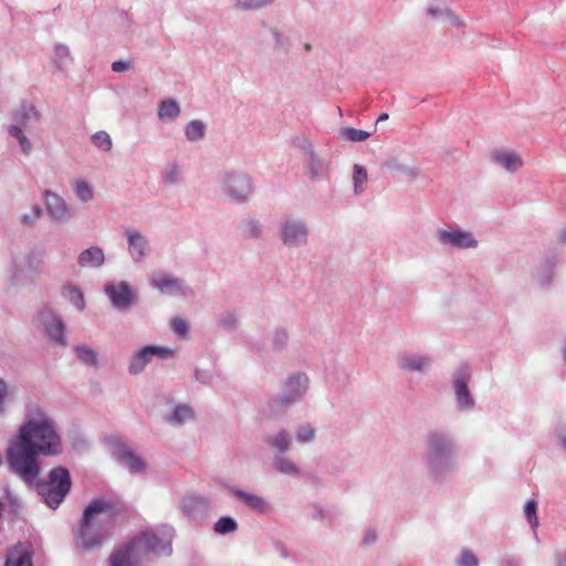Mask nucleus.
<instances>
[{
    "label": "nucleus",
    "instance_id": "26",
    "mask_svg": "<svg viewBox=\"0 0 566 566\" xmlns=\"http://www.w3.org/2000/svg\"><path fill=\"white\" fill-rule=\"evenodd\" d=\"M77 262L82 268H99L105 262L104 251L98 247H91L78 254Z\"/></svg>",
    "mask_w": 566,
    "mask_h": 566
},
{
    "label": "nucleus",
    "instance_id": "2",
    "mask_svg": "<svg viewBox=\"0 0 566 566\" xmlns=\"http://www.w3.org/2000/svg\"><path fill=\"white\" fill-rule=\"evenodd\" d=\"M123 512L113 500L94 499L83 513L77 545L84 551L99 548L112 536L111 520Z\"/></svg>",
    "mask_w": 566,
    "mask_h": 566
},
{
    "label": "nucleus",
    "instance_id": "51",
    "mask_svg": "<svg viewBox=\"0 0 566 566\" xmlns=\"http://www.w3.org/2000/svg\"><path fill=\"white\" fill-rule=\"evenodd\" d=\"M457 565L458 566H478L479 560L474 556V554H472L471 552L463 551L457 559Z\"/></svg>",
    "mask_w": 566,
    "mask_h": 566
},
{
    "label": "nucleus",
    "instance_id": "38",
    "mask_svg": "<svg viewBox=\"0 0 566 566\" xmlns=\"http://www.w3.org/2000/svg\"><path fill=\"white\" fill-rule=\"evenodd\" d=\"M274 0H233L234 7L243 11H255L273 3Z\"/></svg>",
    "mask_w": 566,
    "mask_h": 566
},
{
    "label": "nucleus",
    "instance_id": "34",
    "mask_svg": "<svg viewBox=\"0 0 566 566\" xmlns=\"http://www.w3.org/2000/svg\"><path fill=\"white\" fill-rule=\"evenodd\" d=\"M170 420L177 423H184L195 420V411L190 405H177L170 416Z\"/></svg>",
    "mask_w": 566,
    "mask_h": 566
},
{
    "label": "nucleus",
    "instance_id": "7",
    "mask_svg": "<svg viewBox=\"0 0 566 566\" xmlns=\"http://www.w3.org/2000/svg\"><path fill=\"white\" fill-rule=\"evenodd\" d=\"M33 326L50 344L62 348L67 347L66 324L55 308L51 306L40 308L33 316Z\"/></svg>",
    "mask_w": 566,
    "mask_h": 566
},
{
    "label": "nucleus",
    "instance_id": "58",
    "mask_svg": "<svg viewBox=\"0 0 566 566\" xmlns=\"http://www.w3.org/2000/svg\"><path fill=\"white\" fill-rule=\"evenodd\" d=\"M195 377L198 381L202 384H208L211 378L207 371L199 369L196 370Z\"/></svg>",
    "mask_w": 566,
    "mask_h": 566
},
{
    "label": "nucleus",
    "instance_id": "54",
    "mask_svg": "<svg viewBox=\"0 0 566 566\" xmlns=\"http://www.w3.org/2000/svg\"><path fill=\"white\" fill-rule=\"evenodd\" d=\"M312 517L317 521H326L329 520V513L321 505H313L312 506Z\"/></svg>",
    "mask_w": 566,
    "mask_h": 566
},
{
    "label": "nucleus",
    "instance_id": "21",
    "mask_svg": "<svg viewBox=\"0 0 566 566\" xmlns=\"http://www.w3.org/2000/svg\"><path fill=\"white\" fill-rule=\"evenodd\" d=\"M181 115V106L177 99L166 97L157 105V118L163 124H171Z\"/></svg>",
    "mask_w": 566,
    "mask_h": 566
},
{
    "label": "nucleus",
    "instance_id": "30",
    "mask_svg": "<svg viewBox=\"0 0 566 566\" xmlns=\"http://www.w3.org/2000/svg\"><path fill=\"white\" fill-rule=\"evenodd\" d=\"M207 133V125L200 119H192L185 126V136L190 143L202 140Z\"/></svg>",
    "mask_w": 566,
    "mask_h": 566
},
{
    "label": "nucleus",
    "instance_id": "57",
    "mask_svg": "<svg viewBox=\"0 0 566 566\" xmlns=\"http://www.w3.org/2000/svg\"><path fill=\"white\" fill-rule=\"evenodd\" d=\"M446 22H449L452 27H455V28L463 27V22L461 21V19L458 15H455L451 10H450V14H448V17L446 19Z\"/></svg>",
    "mask_w": 566,
    "mask_h": 566
},
{
    "label": "nucleus",
    "instance_id": "39",
    "mask_svg": "<svg viewBox=\"0 0 566 566\" xmlns=\"http://www.w3.org/2000/svg\"><path fill=\"white\" fill-rule=\"evenodd\" d=\"M241 231L247 238H259L262 234L263 227L259 220L248 219L241 226Z\"/></svg>",
    "mask_w": 566,
    "mask_h": 566
},
{
    "label": "nucleus",
    "instance_id": "31",
    "mask_svg": "<svg viewBox=\"0 0 566 566\" xmlns=\"http://www.w3.org/2000/svg\"><path fill=\"white\" fill-rule=\"evenodd\" d=\"M161 179L165 185L175 186L182 180V167L177 163H168L163 169Z\"/></svg>",
    "mask_w": 566,
    "mask_h": 566
},
{
    "label": "nucleus",
    "instance_id": "44",
    "mask_svg": "<svg viewBox=\"0 0 566 566\" xmlns=\"http://www.w3.org/2000/svg\"><path fill=\"white\" fill-rule=\"evenodd\" d=\"M537 502L535 500H528L524 506V515L532 528H536L539 524L536 514Z\"/></svg>",
    "mask_w": 566,
    "mask_h": 566
},
{
    "label": "nucleus",
    "instance_id": "32",
    "mask_svg": "<svg viewBox=\"0 0 566 566\" xmlns=\"http://www.w3.org/2000/svg\"><path fill=\"white\" fill-rule=\"evenodd\" d=\"M352 180L354 193L361 195L366 190L368 182L367 169L359 164H355L353 167Z\"/></svg>",
    "mask_w": 566,
    "mask_h": 566
},
{
    "label": "nucleus",
    "instance_id": "23",
    "mask_svg": "<svg viewBox=\"0 0 566 566\" xmlns=\"http://www.w3.org/2000/svg\"><path fill=\"white\" fill-rule=\"evenodd\" d=\"M44 198L48 212L54 221L60 222L66 218L67 208L65 201L60 196L51 191H45Z\"/></svg>",
    "mask_w": 566,
    "mask_h": 566
},
{
    "label": "nucleus",
    "instance_id": "11",
    "mask_svg": "<svg viewBox=\"0 0 566 566\" xmlns=\"http://www.w3.org/2000/svg\"><path fill=\"white\" fill-rule=\"evenodd\" d=\"M434 239L442 247L465 250L475 249L479 245L474 234L459 227L439 228L434 233Z\"/></svg>",
    "mask_w": 566,
    "mask_h": 566
},
{
    "label": "nucleus",
    "instance_id": "41",
    "mask_svg": "<svg viewBox=\"0 0 566 566\" xmlns=\"http://www.w3.org/2000/svg\"><path fill=\"white\" fill-rule=\"evenodd\" d=\"M74 191L82 202H88L94 198L93 187L84 180L76 182Z\"/></svg>",
    "mask_w": 566,
    "mask_h": 566
},
{
    "label": "nucleus",
    "instance_id": "15",
    "mask_svg": "<svg viewBox=\"0 0 566 566\" xmlns=\"http://www.w3.org/2000/svg\"><path fill=\"white\" fill-rule=\"evenodd\" d=\"M127 240V251L134 263L144 262L150 254L151 248L149 239L137 229H125Z\"/></svg>",
    "mask_w": 566,
    "mask_h": 566
},
{
    "label": "nucleus",
    "instance_id": "64",
    "mask_svg": "<svg viewBox=\"0 0 566 566\" xmlns=\"http://www.w3.org/2000/svg\"><path fill=\"white\" fill-rule=\"evenodd\" d=\"M388 114L387 113H382L378 116L377 118V122L376 123H379V122H384V120H387L388 119Z\"/></svg>",
    "mask_w": 566,
    "mask_h": 566
},
{
    "label": "nucleus",
    "instance_id": "60",
    "mask_svg": "<svg viewBox=\"0 0 566 566\" xmlns=\"http://www.w3.org/2000/svg\"><path fill=\"white\" fill-rule=\"evenodd\" d=\"M557 439H558L559 446L566 451V432L559 431L557 433Z\"/></svg>",
    "mask_w": 566,
    "mask_h": 566
},
{
    "label": "nucleus",
    "instance_id": "5",
    "mask_svg": "<svg viewBox=\"0 0 566 566\" xmlns=\"http://www.w3.org/2000/svg\"><path fill=\"white\" fill-rule=\"evenodd\" d=\"M44 270V256L40 250L29 249L12 254L6 268V280L13 286L35 283Z\"/></svg>",
    "mask_w": 566,
    "mask_h": 566
},
{
    "label": "nucleus",
    "instance_id": "56",
    "mask_svg": "<svg viewBox=\"0 0 566 566\" xmlns=\"http://www.w3.org/2000/svg\"><path fill=\"white\" fill-rule=\"evenodd\" d=\"M73 305L80 310H83V307H84L83 294L74 286H73Z\"/></svg>",
    "mask_w": 566,
    "mask_h": 566
},
{
    "label": "nucleus",
    "instance_id": "12",
    "mask_svg": "<svg viewBox=\"0 0 566 566\" xmlns=\"http://www.w3.org/2000/svg\"><path fill=\"white\" fill-rule=\"evenodd\" d=\"M471 376V367L468 364H461L452 373V388L455 402L461 410H472L474 408V398L469 389Z\"/></svg>",
    "mask_w": 566,
    "mask_h": 566
},
{
    "label": "nucleus",
    "instance_id": "10",
    "mask_svg": "<svg viewBox=\"0 0 566 566\" xmlns=\"http://www.w3.org/2000/svg\"><path fill=\"white\" fill-rule=\"evenodd\" d=\"M174 349L169 347L146 345L132 355L127 370L130 375L136 376L142 374L154 358L165 360L174 357Z\"/></svg>",
    "mask_w": 566,
    "mask_h": 566
},
{
    "label": "nucleus",
    "instance_id": "28",
    "mask_svg": "<svg viewBox=\"0 0 566 566\" xmlns=\"http://www.w3.org/2000/svg\"><path fill=\"white\" fill-rule=\"evenodd\" d=\"M22 424H52V420L41 406L31 402L25 408V419Z\"/></svg>",
    "mask_w": 566,
    "mask_h": 566
},
{
    "label": "nucleus",
    "instance_id": "3",
    "mask_svg": "<svg viewBox=\"0 0 566 566\" xmlns=\"http://www.w3.org/2000/svg\"><path fill=\"white\" fill-rule=\"evenodd\" d=\"M172 537L174 528L169 525L147 530L116 549L109 557L111 566H138L149 553L169 555L172 551Z\"/></svg>",
    "mask_w": 566,
    "mask_h": 566
},
{
    "label": "nucleus",
    "instance_id": "33",
    "mask_svg": "<svg viewBox=\"0 0 566 566\" xmlns=\"http://www.w3.org/2000/svg\"><path fill=\"white\" fill-rule=\"evenodd\" d=\"M8 133L11 137L15 138L24 155L29 156L32 153L33 146L28 137V134H31L32 132L20 130L17 126H9Z\"/></svg>",
    "mask_w": 566,
    "mask_h": 566
},
{
    "label": "nucleus",
    "instance_id": "13",
    "mask_svg": "<svg viewBox=\"0 0 566 566\" xmlns=\"http://www.w3.org/2000/svg\"><path fill=\"white\" fill-rule=\"evenodd\" d=\"M106 443L114 457L118 458L132 473L145 472L147 464L129 446L117 437H109Z\"/></svg>",
    "mask_w": 566,
    "mask_h": 566
},
{
    "label": "nucleus",
    "instance_id": "42",
    "mask_svg": "<svg viewBox=\"0 0 566 566\" xmlns=\"http://www.w3.org/2000/svg\"><path fill=\"white\" fill-rule=\"evenodd\" d=\"M237 527V522L230 516H222L214 524V531L218 534L231 533L235 531Z\"/></svg>",
    "mask_w": 566,
    "mask_h": 566
},
{
    "label": "nucleus",
    "instance_id": "61",
    "mask_svg": "<svg viewBox=\"0 0 566 566\" xmlns=\"http://www.w3.org/2000/svg\"><path fill=\"white\" fill-rule=\"evenodd\" d=\"M551 275H552V269H551V266H548L547 269H545V273L543 274V276L539 277L541 282L543 284L548 283L551 280Z\"/></svg>",
    "mask_w": 566,
    "mask_h": 566
},
{
    "label": "nucleus",
    "instance_id": "40",
    "mask_svg": "<svg viewBox=\"0 0 566 566\" xmlns=\"http://www.w3.org/2000/svg\"><path fill=\"white\" fill-rule=\"evenodd\" d=\"M238 316L234 311H223L218 315V325L224 329L232 331L235 328Z\"/></svg>",
    "mask_w": 566,
    "mask_h": 566
},
{
    "label": "nucleus",
    "instance_id": "4",
    "mask_svg": "<svg viewBox=\"0 0 566 566\" xmlns=\"http://www.w3.org/2000/svg\"><path fill=\"white\" fill-rule=\"evenodd\" d=\"M311 389V378L304 370H293L281 380V392L263 410L269 420H275L292 406L303 401Z\"/></svg>",
    "mask_w": 566,
    "mask_h": 566
},
{
    "label": "nucleus",
    "instance_id": "20",
    "mask_svg": "<svg viewBox=\"0 0 566 566\" xmlns=\"http://www.w3.org/2000/svg\"><path fill=\"white\" fill-rule=\"evenodd\" d=\"M230 492L244 505L258 513H268L270 512V503L269 501L258 494L248 493L238 488L231 486Z\"/></svg>",
    "mask_w": 566,
    "mask_h": 566
},
{
    "label": "nucleus",
    "instance_id": "14",
    "mask_svg": "<svg viewBox=\"0 0 566 566\" xmlns=\"http://www.w3.org/2000/svg\"><path fill=\"white\" fill-rule=\"evenodd\" d=\"M150 285L153 289L170 296L187 297L193 294L192 289L184 280L163 271L153 274Z\"/></svg>",
    "mask_w": 566,
    "mask_h": 566
},
{
    "label": "nucleus",
    "instance_id": "9",
    "mask_svg": "<svg viewBox=\"0 0 566 566\" xmlns=\"http://www.w3.org/2000/svg\"><path fill=\"white\" fill-rule=\"evenodd\" d=\"M281 242L287 248H301L308 243L310 228L307 222L297 216H283L277 223Z\"/></svg>",
    "mask_w": 566,
    "mask_h": 566
},
{
    "label": "nucleus",
    "instance_id": "62",
    "mask_svg": "<svg viewBox=\"0 0 566 566\" xmlns=\"http://www.w3.org/2000/svg\"><path fill=\"white\" fill-rule=\"evenodd\" d=\"M375 539H376V536L374 533L367 534L365 537L366 543L374 542Z\"/></svg>",
    "mask_w": 566,
    "mask_h": 566
},
{
    "label": "nucleus",
    "instance_id": "29",
    "mask_svg": "<svg viewBox=\"0 0 566 566\" xmlns=\"http://www.w3.org/2000/svg\"><path fill=\"white\" fill-rule=\"evenodd\" d=\"M385 168L389 171L403 175L410 179H415L419 175L418 167L407 165L406 163L401 161L399 158L396 157L386 160Z\"/></svg>",
    "mask_w": 566,
    "mask_h": 566
},
{
    "label": "nucleus",
    "instance_id": "36",
    "mask_svg": "<svg viewBox=\"0 0 566 566\" xmlns=\"http://www.w3.org/2000/svg\"><path fill=\"white\" fill-rule=\"evenodd\" d=\"M77 358L86 366H97V354L94 349L88 346L81 345L75 347Z\"/></svg>",
    "mask_w": 566,
    "mask_h": 566
},
{
    "label": "nucleus",
    "instance_id": "63",
    "mask_svg": "<svg viewBox=\"0 0 566 566\" xmlns=\"http://www.w3.org/2000/svg\"><path fill=\"white\" fill-rule=\"evenodd\" d=\"M280 555L283 557V558H286L289 556L287 554V551L284 546H280Z\"/></svg>",
    "mask_w": 566,
    "mask_h": 566
},
{
    "label": "nucleus",
    "instance_id": "48",
    "mask_svg": "<svg viewBox=\"0 0 566 566\" xmlns=\"http://www.w3.org/2000/svg\"><path fill=\"white\" fill-rule=\"evenodd\" d=\"M42 216V209L40 206L35 205L31 208L30 212L23 213L20 216V222L25 226H32L40 219Z\"/></svg>",
    "mask_w": 566,
    "mask_h": 566
},
{
    "label": "nucleus",
    "instance_id": "45",
    "mask_svg": "<svg viewBox=\"0 0 566 566\" xmlns=\"http://www.w3.org/2000/svg\"><path fill=\"white\" fill-rule=\"evenodd\" d=\"M289 335L285 329L277 328L273 332L271 344L275 352H281L287 344Z\"/></svg>",
    "mask_w": 566,
    "mask_h": 566
},
{
    "label": "nucleus",
    "instance_id": "27",
    "mask_svg": "<svg viewBox=\"0 0 566 566\" xmlns=\"http://www.w3.org/2000/svg\"><path fill=\"white\" fill-rule=\"evenodd\" d=\"M209 500L200 494H190L182 501V510L188 516H195L208 510Z\"/></svg>",
    "mask_w": 566,
    "mask_h": 566
},
{
    "label": "nucleus",
    "instance_id": "22",
    "mask_svg": "<svg viewBox=\"0 0 566 566\" xmlns=\"http://www.w3.org/2000/svg\"><path fill=\"white\" fill-rule=\"evenodd\" d=\"M4 566H32V549L27 544L12 547L6 558Z\"/></svg>",
    "mask_w": 566,
    "mask_h": 566
},
{
    "label": "nucleus",
    "instance_id": "18",
    "mask_svg": "<svg viewBox=\"0 0 566 566\" xmlns=\"http://www.w3.org/2000/svg\"><path fill=\"white\" fill-rule=\"evenodd\" d=\"M39 119L40 115L35 107L30 103H22L10 126H17L20 130L33 132Z\"/></svg>",
    "mask_w": 566,
    "mask_h": 566
},
{
    "label": "nucleus",
    "instance_id": "53",
    "mask_svg": "<svg viewBox=\"0 0 566 566\" xmlns=\"http://www.w3.org/2000/svg\"><path fill=\"white\" fill-rule=\"evenodd\" d=\"M273 35L276 49L283 51L284 53H287L291 48L290 39L276 31L273 33Z\"/></svg>",
    "mask_w": 566,
    "mask_h": 566
},
{
    "label": "nucleus",
    "instance_id": "8",
    "mask_svg": "<svg viewBox=\"0 0 566 566\" xmlns=\"http://www.w3.org/2000/svg\"><path fill=\"white\" fill-rule=\"evenodd\" d=\"M216 180L223 195L234 203L247 202L254 190L251 177L238 170H223Z\"/></svg>",
    "mask_w": 566,
    "mask_h": 566
},
{
    "label": "nucleus",
    "instance_id": "25",
    "mask_svg": "<svg viewBox=\"0 0 566 566\" xmlns=\"http://www.w3.org/2000/svg\"><path fill=\"white\" fill-rule=\"evenodd\" d=\"M303 148L305 150L306 156V169L311 177V179L316 180L319 179L323 174V165L319 158L313 150L312 144L307 139L302 140Z\"/></svg>",
    "mask_w": 566,
    "mask_h": 566
},
{
    "label": "nucleus",
    "instance_id": "37",
    "mask_svg": "<svg viewBox=\"0 0 566 566\" xmlns=\"http://www.w3.org/2000/svg\"><path fill=\"white\" fill-rule=\"evenodd\" d=\"M274 468L282 474L286 475H297L298 469L297 467L287 458L279 455L274 459L273 462Z\"/></svg>",
    "mask_w": 566,
    "mask_h": 566
},
{
    "label": "nucleus",
    "instance_id": "1",
    "mask_svg": "<svg viewBox=\"0 0 566 566\" xmlns=\"http://www.w3.org/2000/svg\"><path fill=\"white\" fill-rule=\"evenodd\" d=\"M54 427H20V433L13 438L7 449V462L10 471L28 485H36L44 503L56 509L67 494L71 482L69 471L55 468L50 471L48 480L40 482L39 454L60 452V437Z\"/></svg>",
    "mask_w": 566,
    "mask_h": 566
},
{
    "label": "nucleus",
    "instance_id": "59",
    "mask_svg": "<svg viewBox=\"0 0 566 566\" xmlns=\"http://www.w3.org/2000/svg\"><path fill=\"white\" fill-rule=\"evenodd\" d=\"M556 565L555 566H566V552L557 553L555 556Z\"/></svg>",
    "mask_w": 566,
    "mask_h": 566
},
{
    "label": "nucleus",
    "instance_id": "46",
    "mask_svg": "<svg viewBox=\"0 0 566 566\" xmlns=\"http://www.w3.org/2000/svg\"><path fill=\"white\" fill-rule=\"evenodd\" d=\"M172 332L180 338H185L189 332V324L185 318L174 317L170 322Z\"/></svg>",
    "mask_w": 566,
    "mask_h": 566
},
{
    "label": "nucleus",
    "instance_id": "17",
    "mask_svg": "<svg viewBox=\"0 0 566 566\" xmlns=\"http://www.w3.org/2000/svg\"><path fill=\"white\" fill-rule=\"evenodd\" d=\"M396 364L403 371H427L432 364L429 355L418 353H401L396 357Z\"/></svg>",
    "mask_w": 566,
    "mask_h": 566
},
{
    "label": "nucleus",
    "instance_id": "16",
    "mask_svg": "<svg viewBox=\"0 0 566 566\" xmlns=\"http://www.w3.org/2000/svg\"><path fill=\"white\" fill-rule=\"evenodd\" d=\"M104 293L109 298L113 307L120 312H126L134 302L133 290L125 281L106 284Z\"/></svg>",
    "mask_w": 566,
    "mask_h": 566
},
{
    "label": "nucleus",
    "instance_id": "49",
    "mask_svg": "<svg viewBox=\"0 0 566 566\" xmlns=\"http://www.w3.org/2000/svg\"><path fill=\"white\" fill-rule=\"evenodd\" d=\"M291 443V437L284 431H280L271 441V444L277 449L280 452H284L287 450Z\"/></svg>",
    "mask_w": 566,
    "mask_h": 566
},
{
    "label": "nucleus",
    "instance_id": "55",
    "mask_svg": "<svg viewBox=\"0 0 566 566\" xmlns=\"http://www.w3.org/2000/svg\"><path fill=\"white\" fill-rule=\"evenodd\" d=\"M130 69V62L128 61H115L112 63V71L113 72H125Z\"/></svg>",
    "mask_w": 566,
    "mask_h": 566
},
{
    "label": "nucleus",
    "instance_id": "35",
    "mask_svg": "<svg viewBox=\"0 0 566 566\" xmlns=\"http://www.w3.org/2000/svg\"><path fill=\"white\" fill-rule=\"evenodd\" d=\"M373 133L374 132H367V130L357 129V128H353V127H345V128L340 129L339 134H340V137L346 140H349L353 143H360V142H365L366 139H368L373 135Z\"/></svg>",
    "mask_w": 566,
    "mask_h": 566
},
{
    "label": "nucleus",
    "instance_id": "47",
    "mask_svg": "<svg viewBox=\"0 0 566 566\" xmlns=\"http://www.w3.org/2000/svg\"><path fill=\"white\" fill-rule=\"evenodd\" d=\"M12 391L9 385L0 378V416L4 415L8 409V401Z\"/></svg>",
    "mask_w": 566,
    "mask_h": 566
},
{
    "label": "nucleus",
    "instance_id": "19",
    "mask_svg": "<svg viewBox=\"0 0 566 566\" xmlns=\"http://www.w3.org/2000/svg\"><path fill=\"white\" fill-rule=\"evenodd\" d=\"M491 160L494 165L505 169L509 172L517 171L524 164L520 154L509 149H496L491 154Z\"/></svg>",
    "mask_w": 566,
    "mask_h": 566
},
{
    "label": "nucleus",
    "instance_id": "50",
    "mask_svg": "<svg viewBox=\"0 0 566 566\" xmlns=\"http://www.w3.org/2000/svg\"><path fill=\"white\" fill-rule=\"evenodd\" d=\"M427 13L429 17H431L432 19H436V20H440V21H444L446 22V19L448 17V14H450V9L447 8V7H440V6H430L428 9H427Z\"/></svg>",
    "mask_w": 566,
    "mask_h": 566
},
{
    "label": "nucleus",
    "instance_id": "6",
    "mask_svg": "<svg viewBox=\"0 0 566 566\" xmlns=\"http://www.w3.org/2000/svg\"><path fill=\"white\" fill-rule=\"evenodd\" d=\"M428 468L434 480L442 481L458 468L455 448L446 437L433 436L429 441Z\"/></svg>",
    "mask_w": 566,
    "mask_h": 566
},
{
    "label": "nucleus",
    "instance_id": "52",
    "mask_svg": "<svg viewBox=\"0 0 566 566\" xmlns=\"http://www.w3.org/2000/svg\"><path fill=\"white\" fill-rule=\"evenodd\" d=\"M315 437V431L313 427H300V430L296 432V439L300 443L311 442Z\"/></svg>",
    "mask_w": 566,
    "mask_h": 566
},
{
    "label": "nucleus",
    "instance_id": "24",
    "mask_svg": "<svg viewBox=\"0 0 566 566\" xmlns=\"http://www.w3.org/2000/svg\"><path fill=\"white\" fill-rule=\"evenodd\" d=\"M70 49L65 44L56 43L51 56V69L55 73H66L70 63Z\"/></svg>",
    "mask_w": 566,
    "mask_h": 566
},
{
    "label": "nucleus",
    "instance_id": "43",
    "mask_svg": "<svg viewBox=\"0 0 566 566\" xmlns=\"http://www.w3.org/2000/svg\"><path fill=\"white\" fill-rule=\"evenodd\" d=\"M92 142L98 149L104 151H109L113 146L111 136L104 130L95 133L92 136Z\"/></svg>",
    "mask_w": 566,
    "mask_h": 566
}]
</instances>
